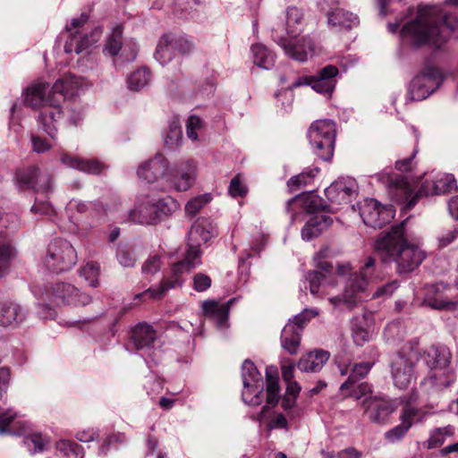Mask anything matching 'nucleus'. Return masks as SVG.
Instances as JSON below:
<instances>
[{
    "mask_svg": "<svg viewBox=\"0 0 458 458\" xmlns=\"http://www.w3.org/2000/svg\"><path fill=\"white\" fill-rule=\"evenodd\" d=\"M458 37V17L443 14L435 5H419L415 18L406 22L400 30L403 41L414 47H428L445 49L450 33Z\"/></svg>",
    "mask_w": 458,
    "mask_h": 458,
    "instance_id": "nucleus-1",
    "label": "nucleus"
},
{
    "mask_svg": "<svg viewBox=\"0 0 458 458\" xmlns=\"http://www.w3.org/2000/svg\"><path fill=\"white\" fill-rule=\"evenodd\" d=\"M374 248L383 262L395 263L398 274L415 270L426 258L419 242H411L404 235L403 222L380 233Z\"/></svg>",
    "mask_w": 458,
    "mask_h": 458,
    "instance_id": "nucleus-2",
    "label": "nucleus"
},
{
    "mask_svg": "<svg viewBox=\"0 0 458 458\" xmlns=\"http://www.w3.org/2000/svg\"><path fill=\"white\" fill-rule=\"evenodd\" d=\"M303 13L301 9L290 6L285 18L278 21L272 28L273 39L284 49L285 55L292 57H312L320 55L321 50L310 38H302L295 43L301 30Z\"/></svg>",
    "mask_w": 458,
    "mask_h": 458,
    "instance_id": "nucleus-3",
    "label": "nucleus"
},
{
    "mask_svg": "<svg viewBox=\"0 0 458 458\" xmlns=\"http://www.w3.org/2000/svg\"><path fill=\"white\" fill-rule=\"evenodd\" d=\"M47 92V87L36 81L27 88L24 102L33 109H40L37 118L38 127L52 140H56L59 123L64 117L62 96Z\"/></svg>",
    "mask_w": 458,
    "mask_h": 458,
    "instance_id": "nucleus-4",
    "label": "nucleus"
},
{
    "mask_svg": "<svg viewBox=\"0 0 458 458\" xmlns=\"http://www.w3.org/2000/svg\"><path fill=\"white\" fill-rule=\"evenodd\" d=\"M201 255L199 245L188 241L182 259L171 266L170 272L164 276L157 285L145 290V294H148L150 299L161 300L168 291L181 288L186 276L201 265Z\"/></svg>",
    "mask_w": 458,
    "mask_h": 458,
    "instance_id": "nucleus-5",
    "label": "nucleus"
},
{
    "mask_svg": "<svg viewBox=\"0 0 458 458\" xmlns=\"http://www.w3.org/2000/svg\"><path fill=\"white\" fill-rule=\"evenodd\" d=\"M453 75V71L428 59L409 83L407 98L411 101L426 99L441 87L445 80Z\"/></svg>",
    "mask_w": 458,
    "mask_h": 458,
    "instance_id": "nucleus-6",
    "label": "nucleus"
},
{
    "mask_svg": "<svg viewBox=\"0 0 458 458\" xmlns=\"http://www.w3.org/2000/svg\"><path fill=\"white\" fill-rule=\"evenodd\" d=\"M0 435H23V445L30 454L43 453L50 445L48 437L38 432L28 433V425L21 420L19 414L12 409H4L2 406H0Z\"/></svg>",
    "mask_w": 458,
    "mask_h": 458,
    "instance_id": "nucleus-7",
    "label": "nucleus"
},
{
    "mask_svg": "<svg viewBox=\"0 0 458 458\" xmlns=\"http://www.w3.org/2000/svg\"><path fill=\"white\" fill-rule=\"evenodd\" d=\"M32 293L42 301H51L57 305L84 307L92 301V297L67 282H56L44 286L35 285Z\"/></svg>",
    "mask_w": 458,
    "mask_h": 458,
    "instance_id": "nucleus-8",
    "label": "nucleus"
},
{
    "mask_svg": "<svg viewBox=\"0 0 458 458\" xmlns=\"http://www.w3.org/2000/svg\"><path fill=\"white\" fill-rule=\"evenodd\" d=\"M77 260V251L72 243L57 238L48 243L43 264L50 272L60 274L71 270Z\"/></svg>",
    "mask_w": 458,
    "mask_h": 458,
    "instance_id": "nucleus-9",
    "label": "nucleus"
},
{
    "mask_svg": "<svg viewBox=\"0 0 458 458\" xmlns=\"http://www.w3.org/2000/svg\"><path fill=\"white\" fill-rule=\"evenodd\" d=\"M335 135L336 127L332 120H318L310 125L308 138L317 157L324 161H329L332 158Z\"/></svg>",
    "mask_w": 458,
    "mask_h": 458,
    "instance_id": "nucleus-10",
    "label": "nucleus"
},
{
    "mask_svg": "<svg viewBox=\"0 0 458 458\" xmlns=\"http://www.w3.org/2000/svg\"><path fill=\"white\" fill-rule=\"evenodd\" d=\"M420 352L417 348H403L392 360L391 374L394 384L406 389L414 379V366L420 362Z\"/></svg>",
    "mask_w": 458,
    "mask_h": 458,
    "instance_id": "nucleus-11",
    "label": "nucleus"
},
{
    "mask_svg": "<svg viewBox=\"0 0 458 458\" xmlns=\"http://www.w3.org/2000/svg\"><path fill=\"white\" fill-rule=\"evenodd\" d=\"M243 390L242 401L252 406L261 404L263 401L264 382L255 364L246 360L242 366Z\"/></svg>",
    "mask_w": 458,
    "mask_h": 458,
    "instance_id": "nucleus-12",
    "label": "nucleus"
},
{
    "mask_svg": "<svg viewBox=\"0 0 458 458\" xmlns=\"http://www.w3.org/2000/svg\"><path fill=\"white\" fill-rule=\"evenodd\" d=\"M360 216L363 223L373 228H381L394 216L392 205L382 206L374 199H366L360 203Z\"/></svg>",
    "mask_w": 458,
    "mask_h": 458,
    "instance_id": "nucleus-13",
    "label": "nucleus"
},
{
    "mask_svg": "<svg viewBox=\"0 0 458 458\" xmlns=\"http://www.w3.org/2000/svg\"><path fill=\"white\" fill-rule=\"evenodd\" d=\"M375 266V259L369 257L360 272L353 273L348 278L344 291L346 308L352 310L360 301V293H364L369 285V270Z\"/></svg>",
    "mask_w": 458,
    "mask_h": 458,
    "instance_id": "nucleus-14",
    "label": "nucleus"
},
{
    "mask_svg": "<svg viewBox=\"0 0 458 458\" xmlns=\"http://www.w3.org/2000/svg\"><path fill=\"white\" fill-rule=\"evenodd\" d=\"M338 73L336 66L327 65L319 70L316 75L299 78L291 88L306 85L310 86L318 93L331 96L335 88Z\"/></svg>",
    "mask_w": 458,
    "mask_h": 458,
    "instance_id": "nucleus-15",
    "label": "nucleus"
},
{
    "mask_svg": "<svg viewBox=\"0 0 458 458\" xmlns=\"http://www.w3.org/2000/svg\"><path fill=\"white\" fill-rule=\"evenodd\" d=\"M197 174V163L187 159L174 165L167 173L166 181L176 191H187L194 185Z\"/></svg>",
    "mask_w": 458,
    "mask_h": 458,
    "instance_id": "nucleus-16",
    "label": "nucleus"
},
{
    "mask_svg": "<svg viewBox=\"0 0 458 458\" xmlns=\"http://www.w3.org/2000/svg\"><path fill=\"white\" fill-rule=\"evenodd\" d=\"M388 193L392 199L397 203H406L405 208L411 209L418 199L424 196L420 194V190L413 194L414 186L406 176H386Z\"/></svg>",
    "mask_w": 458,
    "mask_h": 458,
    "instance_id": "nucleus-17",
    "label": "nucleus"
},
{
    "mask_svg": "<svg viewBox=\"0 0 458 458\" xmlns=\"http://www.w3.org/2000/svg\"><path fill=\"white\" fill-rule=\"evenodd\" d=\"M15 179L18 188L22 191L33 190L36 192L47 193L52 189L51 177L41 173L36 166L17 171Z\"/></svg>",
    "mask_w": 458,
    "mask_h": 458,
    "instance_id": "nucleus-18",
    "label": "nucleus"
},
{
    "mask_svg": "<svg viewBox=\"0 0 458 458\" xmlns=\"http://www.w3.org/2000/svg\"><path fill=\"white\" fill-rule=\"evenodd\" d=\"M41 82L47 87V94L61 95L62 103L66 98H73L83 94L89 87V83L85 79L71 74L58 79L52 86L48 82Z\"/></svg>",
    "mask_w": 458,
    "mask_h": 458,
    "instance_id": "nucleus-19",
    "label": "nucleus"
},
{
    "mask_svg": "<svg viewBox=\"0 0 458 458\" xmlns=\"http://www.w3.org/2000/svg\"><path fill=\"white\" fill-rule=\"evenodd\" d=\"M103 35V27L96 26L89 33L78 38L76 34H71L69 39L65 42L64 52L71 54H87L90 55L94 47L98 46Z\"/></svg>",
    "mask_w": 458,
    "mask_h": 458,
    "instance_id": "nucleus-20",
    "label": "nucleus"
},
{
    "mask_svg": "<svg viewBox=\"0 0 458 458\" xmlns=\"http://www.w3.org/2000/svg\"><path fill=\"white\" fill-rule=\"evenodd\" d=\"M357 191L355 179L340 177L325 190V194L332 203L342 205L350 203L356 197Z\"/></svg>",
    "mask_w": 458,
    "mask_h": 458,
    "instance_id": "nucleus-21",
    "label": "nucleus"
},
{
    "mask_svg": "<svg viewBox=\"0 0 458 458\" xmlns=\"http://www.w3.org/2000/svg\"><path fill=\"white\" fill-rule=\"evenodd\" d=\"M60 163L67 167L89 174H100L108 168V165L98 159L84 158L73 156L64 150L60 151Z\"/></svg>",
    "mask_w": 458,
    "mask_h": 458,
    "instance_id": "nucleus-22",
    "label": "nucleus"
},
{
    "mask_svg": "<svg viewBox=\"0 0 458 458\" xmlns=\"http://www.w3.org/2000/svg\"><path fill=\"white\" fill-rule=\"evenodd\" d=\"M192 47V43L184 36L165 33L160 38L157 51L161 55H183L190 54Z\"/></svg>",
    "mask_w": 458,
    "mask_h": 458,
    "instance_id": "nucleus-23",
    "label": "nucleus"
},
{
    "mask_svg": "<svg viewBox=\"0 0 458 458\" xmlns=\"http://www.w3.org/2000/svg\"><path fill=\"white\" fill-rule=\"evenodd\" d=\"M451 352L444 345L431 346L423 354L420 353V361L426 365L428 372L439 371L444 375L443 369H448Z\"/></svg>",
    "mask_w": 458,
    "mask_h": 458,
    "instance_id": "nucleus-24",
    "label": "nucleus"
},
{
    "mask_svg": "<svg viewBox=\"0 0 458 458\" xmlns=\"http://www.w3.org/2000/svg\"><path fill=\"white\" fill-rule=\"evenodd\" d=\"M369 420L376 423H386L394 411V406L380 397L369 396L363 401Z\"/></svg>",
    "mask_w": 458,
    "mask_h": 458,
    "instance_id": "nucleus-25",
    "label": "nucleus"
},
{
    "mask_svg": "<svg viewBox=\"0 0 458 458\" xmlns=\"http://www.w3.org/2000/svg\"><path fill=\"white\" fill-rule=\"evenodd\" d=\"M177 208V203L171 198L161 199L145 206V224L156 225L170 216Z\"/></svg>",
    "mask_w": 458,
    "mask_h": 458,
    "instance_id": "nucleus-26",
    "label": "nucleus"
},
{
    "mask_svg": "<svg viewBox=\"0 0 458 458\" xmlns=\"http://www.w3.org/2000/svg\"><path fill=\"white\" fill-rule=\"evenodd\" d=\"M27 316V311L19 303L13 301L0 302V327H15L21 324Z\"/></svg>",
    "mask_w": 458,
    "mask_h": 458,
    "instance_id": "nucleus-27",
    "label": "nucleus"
},
{
    "mask_svg": "<svg viewBox=\"0 0 458 458\" xmlns=\"http://www.w3.org/2000/svg\"><path fill=\"white\" fill-rule=\"evenodd\" d=\"M330 216L324 214L312 216L301 230V237L304 241H310L319 236L332 224Z\"/></svg>",
    "mask_w": 458,
    "mask_h": 458,
    "instance_id": "nucleus-28",
    "label": "nucleus"
},
{
    "mask_svg": "<svg viewBox=\"0 0 458 458\" xmlns=\"http://www.w3.org/2000/svg\"><path fill=\"white\" fill-rule=\"evenodd\" d=\"M330 353L324 350L310 352L302 356L297 366L302 372H318L329 360Z\"/></svg>",
    "mask_w": 458,
    "mask_h": 458,
    "instance_id": "nucleus-29",
    "label": "nucleus"
},
{
    "mask_svg": "<svg viewBox=\"0 0 458 458\" xmlns=\"http://www.w3.org/2000/svg\"><path fill=\"white\" fill-rule=\"evenodd\" d=\"M216 233L215 227L208 219H199L195 222L188 233V241L201 246L208 242Z\"/></svg>",
    "mask_w": 458,
    "mask_h": 458,
    "instance_id": "nucleus-30",
    "label": "nucleus"
},
{
    "mask_svg": "<svg viewBox=\"0 0 458 458\" xmlns=\"http://www.w3.org/2000/svg\"><path fill=\"white\" fill-rule=\"evenodd\" d=\"M232 301L233 300H230L227 302L220 304L214 301H206L202 304V310L206 316L210 317L216 321L217 327L221 328L225 327Z\"/></svg>",
    "mask_w": 458,
    "mask_h": 458,
    "instance_id": "nucleus-31",
    "label": "nucleus"
},
{
    "mask_svg": "<svg viewBox=\"0 0 458 458\" xmlns=\"http://www.w3.org/2000/svg\"><path fill=\"white\" fill-rule=\"evenodd\" d=\"M456 188L454 177L452 174H445L430 184L427 182L423 183L420 188V194H424V196L437 195L450 192Z\"/></svg>",
    "mask_w": 458,
    "mask_h": 458,
    "instance_id": "nucleus-32",
    "label": "nucleus"
},
{
    "mask_svg": "<svg viewBox=\"0 0 458 458\" xmlns=\"http://www.w3.org/2000/svg\"><path fill=\"white\" fill-rule=\"evenodd\" d=\"M443 372L445 375H441V372L437 370L428 372V377L421 382V386L427 391H439L450 386L454 381V374L448 369H443Z\"/></svg>",
    "mask_w": 458,
    "mask_h": 458,
    "instance_id": "nucleus-33",
    "label": "nucleus"
},
{
    "mask_svg": "<svg viewBox=\"0 0 458 458\" xmlns=\"http://www.w3.org/2000/svg\"><path fill=\"white\" fill-rule=\"evenodd\" d=\"M267 382V405H265L260 412L261 416L265 415L267 406H275L279 401V377L277 369L274 367H268L266 369Z\"/></svg>",
    "mask_w": 458,
    "mask_h": 458,
    "instance_id": "nucleus-34",
    "label": "nucleus"
},
{
    "mask_svg": "<svg viewBox=\"0 0 458 458\" xmlns=\"http://www.w3.org/2000/svg\"><path fill=\"white\" fill-rule=\"evenodd\" d=\"M415 414L416 411L414 408L411 406H405L400 417L402 423L388 430L385 434L386 438L390 442L400 440L411 427Z\"/></svg>",
    "mask_w": 458,
    "mask_h": 458,
    "instance_id": "nucleus-35",
    "label": "nucleus"
},
{
    "mask_svg": "<svg viewBox=\"0 0 458 458\" xmlns=\"http://www.w3.org/2000/svg\"><path fill=\"white\" fill-rule=\"evenodd\" d=\"M168 172V161L161 154H157L153 159L145 163V181L148 182H154L158 178L166 176Z\"/></svg>",
    "mask_w": 458,
    "mask_h": 458,
    "instance_id": "nucleus-36",
    "label": "nucleus"
},
{
    "mask_svg": "<svg viewBox=\"0 0 458 458\" xmlns=\"http://www.w3.org/2000/svg\"><path fill=\"white\" fill-rule=\"evenodd\" d=\"M145 355L150 357L151 360L157 362L161 354L163 342L161 335L153 329L152 326L145 323Z\"/></svg>",
    "mask_w": 458,
    "mask_h": 458,
    "instance_id": "nucleus-37",
    "label": "nucleus"
},
{
    "mask_svg": "<svg viewBox=\"0 0 458 458\" xmlns=\"http://www.w3.org/2000/svg\"><path fill=\"white\" fill-rule=\"evenodd\" d=\"M301 332L294 324H286L281 333V345L290 354H296L301 342Z\"/></svg>",
    "mask_w": 458,
    "mask_h": 458,
    "instance_id": "nucleus-38",
    "label": "nucleus"
},
{
    "mask_svg": "<svg viewBox=\"0 0 458 458\" xmlns=\"http://www.w3.org/2000/svg\"><path fill=\"white\" fill-rule=\"evenodd\" d=\"M327 19L330 25L341 26L347 29L357 26L360 22L359 17L356 14L340 8H335V10L328 12Z\"/></svg>",
    "mask_w": 458,
    "mask_h": 458,
    "instance_id": "nucleus-39",
    "label": "nucleus"
},
{
    "mask_svg": "<svg viewBox=\"0 0 458 458\" xmlns=\"http://www.w3.org/2000/svg\"><path fill=\"white\" fill-rule=\"evenodd\" d=\"M372 366L373 363L369 361L352 365L347 379L340 386V390L345 391L352 388L357 382L366 377L372 369Z\"/></svg>",
    "mask_w": 458,
    "mask_h": 458,
    "instance_id": "nucleus-40",
    "label": "nucleus"
},
{
    "mask_svg": "<svg viewBox=\"0 0 458 458\" xmlns=\"http://www.w3.org/2000/svg\"><path fill=\"white\" fill-rule=\"evenodd\" d=\"M56 454L60 458H84L83 447L77 442L61 439L55 444Z\"/></svg>",
    "mask_w": 458,
    "mask_h": 458,
    "instance_id": "nucleus-41",
    "label": "nucleus"
},
{
    "mask_svg": "<svg viewBox=\"0 0 458 458\" xmlns=\"http://www.w3.org/2000/svg\"><path fill=\"white\" fill-rule=\"evenodd\" d=\"M454 434V428L447 425L442 428H437L430 432L429 437L425 443V446L428 449H433L442 445L445 438L452 437Z\"/></svg>",
    "mask_w": 458,
    "mask_h": 458,
    "instance_id": "nucleus-42",
    "label": "nucleus"
},
{
    "mask_svg": "<svg viewBox=\"0 0 458 458\" xmlns=\"http://www.w3.org/2000/svg\"><path fill=\"white\" fill-rule=\"evenodd\" d=\"M123 47V29L120 25L115 26L112 33L107 37L104 47V54L115 56Z\"/></svg>",
    "mask_w": 458,
    "mask_h": 458,
    "instance_id": "nucleus-43",
    "label": "nucleus"
},
{
    "mask_svg": "<svg viewBox=\"0 0 458 458\" xmlns=\"http://www.w3.org/2000/svg\"><path fill=\"white\" fill-rule=\"evenodd\" d=\"M182 137V131L177 118L169 122L168 129L164 133L165 145L169 148H177L180 145Z\"/></svg>",
    "mask_w": 458,
    "mask_h": 458,
    "instance_id": "nucleus-44",
    "label": "nucleus"
},
{
    "mask_svg": "<svg viewBox=\"0 0 458 458\" xmlns=\"http://www.w3.org/2000/svg\"><path fill=\"white\" fill-rule=\"evenodd\" d=\"M143 348V322H139L130 332V336L125 344V349L129 352L137 353Z\"/></svg>",
    "mask_w": 458,
    "mask_h": 458,
    "instance_id": "nucleus-45",
    "label": "nucleus"
},
{
    "mask_svg": "<svg viewBox=\"0 0 458 458\" xmlns=\"http://www.w3.org/2000/svg\"><path fill=\"white\" fill-rule=\"evenodd\" d=\"M79 273L80 276L83 277L91 287L98 286L99 276V266L98 263L93 261L88 262L80 269Z\"/></svg>",
    "mask_w": 458,
    "mask_h": 458,
    "instance_id": "nucleus-46",
    "label": "nucleus"
},
{
    "mask_svg": "<svg viewBox=\"0 0 458 458\" xmlns=\"http://www.w3.org/2000/svg\"><path fill=\"white\" fill-rule=\"evenodd\" d=\"M318 171L319 170L318 168L304 171L298 175L291 177L287 182V185L292 191L297 190L302 186H306L318 174Z\"/></svg>",
    "mask_w": 458,
    "mask_h": 458,
    "instance_id": "nucleus-47",
    "label": "nucleus"
},
{
    "mask_svg": "<svg viewBox=\"0 0 458 458\" xmlns=\"http://www.w3.org/2000/svg\"><path fill=\"white\" fill-rule=\"evenodd\" d=\"M210 200V194H203L191 199L185 205L186 214L190 216L196 215Z\"/></svg>",
    "mask_w": 458,
    "mask_h": 458,
    "instance_id": "nucleus-48",
    "label": "nucleus"
},
{
    "mask_svg": "<svg viewBox=\"0 0 458 458\" xmlns=\"http://www.w3.org/2000/svg\"><path fill=\"white\" fill-rule=\"evenodd\" d=\"M64 116L70 125L77 126L83 119L82 108L78 104L67 106L64 109Z\"/></svg>",
    "mask_w": 458,
    "mask_h": 458,
    "instance_id": "nucleus-49",
    "label": "nucleus"
},
{
    "mask_svg": "<svg viewBox=\"0 0 458 458\" xmlns=\"http://www.w3.org/2000/svg\"><path fill=\"white\" fill-rule=\"evenodd\" d=\"M248 192V188L243 182L241 175L234 176L229 184L228 193L233 198L244 197Z\"/></svg>",
    "mask_w": 458,
    "mask_h": 458,
    "instance_id": "nucleus-50",
    "label": "nucleus"
},
{
    "mask_svg": "<svg viewBox=\"0 0 458 458\" xmlns=\"http://www.w3.org/2000/svg\"><path fill=\"white\" fill-rule=\"evenodd\" d=\"M30 211L35 215L51 216L55 213L52 204L47 199L36 198Z\"/></svg>",
    "mask_w": 458,
    "mask_h": 458,
    "instance_id": "nucleus-51",
    "label": "nucleus"
},
{
    "mask_svg": "<svg viewBox=\"0 0 458 458\" xmlns=\"http://www.w3.org/2000/svg\"><path fill=\"white\" fill-rule=\"evenodd\" d=\"M318 314V312L317 310H304L302 312L294 316L293 319H289L287 324H294L296 327H298V331L302 332L304 326L310 320L312 317H315Z\"/></svg>",
    "mask_w": 458,
    "mask_h": 458,
    "instance_id": "nucleus-52",
    "label": "nucleus"
},
{
    "mask_svg": "<svg viewBox=\"0 0 458 458\" xmlns=\"http://www.w3.org/2000/svg\"><path fill=\"white\" fill-rule=\"evenodd\" d=\"M325 277V274L318 271H309L306 273L305 278L310 284V292L312 295H317L318 293L321 281Z\"/></svg>",
    "mask_w": 458,
    "mask_h": 458,
    "instance_id": "nucleus-53",
    "label": "nucleus"
},
{
    "mask_svg": "<svg viewBox=\"0 0 458 458\" xmlns=\"http://www.w3.org/2000/svg\"><path fill=\"white\" fill-rule=\"evenodd\" d=\"M202 127V121L197 115H191L186 124V133L189 139L198 140V130Z\"/></svg>",
    "mask_w": 458,
    "mask_h": 458,
    "instance_id": "nucleus-54",
    "label": "nucleus"
},
{
    "mask_svg": "<svg viewBox=\"0 0 458 458\" xmlns=\"http://www.w3.org/2000/svg\"><path fill=\"white\" fill-rule=\"evenodd\" d=\"M143 73L140 69L131 72L127 78V89L138 92L142 87Z\"/></svg>",
    "mask_w": 458,
    "mask_h": 458,
    "instance_id": "nucleus-55",
    "label": "nucleus"
},
{
    "mask_svg": "<svg viewBox=\"0 0 458 458\" xmlns=\"http://www.w3.org/2000/svg\"><path fill=\"white\" fill-rule=\"evenodd\" d=\"M117 259L123 267H128L134 265L135 256L132 250L120 247L117 250Z\"/></svg>",
    "mask_w": 458,
    "mask_h": 458,
    "instance_id": "nucleus-56",
    "label": "nucleus"
},
{
    "mask_svg": "<svg viewBox=\"0 0 458 458\" xmlns=\"http://www.w3.org/2000/svg\"><path fill=\"white\" fill-rule=\"evenodd\" d=\"M211 278L204 273L193 276V289L199 293L207 291L211 286Z\"/></svg>",
    "mask_w": 458,
    "mask_h": 458,
    "instance_id": "nucleus-57",
    "label": "nucleus"
},
{
    "mask_svg": "<svg viewBox=\"0 0 458 458\" xmlns=\"http://www.w3.org/2000/svg\"><path fill=\"white\" fill-rule=\"evenodd\" d=\"M30 141L32 145V150L38 154L47 152L52 148V145L46 139L37 135H31Z\"/></svg>",
    "mask_w": 458,
    "mask_h": 458,
    "instance_id": "nucleus-58",
    "label": "nucleus"
},
{
    "mask_svg": "<svg viewBox=\"0 0 458 458\" xmlns=\"http://www.w3.org/2000/svg\"><path fill=\"white\" fill-rule=\"evenodd\" d=\"M398 287L399 282L397 280H393L378 287L377 291L374 293L373 297H390Z\"/></svg>",
    "mask_w": 458,
    "mask_h": 458,
    "instance_id": "nucleus-59",
    "label": "nucleus"
},
{
    "mask_svg": "<svg viewBox=\"0 0 458 458\" xmlns=\"http://www.w3.org/2000/svg\"><path fill=\"white\" fill-rule=\"evenodd\" d=\"M335 363L341 376H349L352 368V360L349 356L344 354L337 355L335 358Z\"/></svg>",
    "mask_w": 458,
    "mask_h": 458,
    "instance_id": "nucleus-60",
    "label": "nucleus"
},
{
    "mask_svg": "<svg viewBox=\"0 0 458 458\" xmlns=\"http://www.w3.org/2000/svg\"><path fill=\"white\" fill-rule=\"evenodd\" d=\"M352 338L356 345L361 346L369 341V333L365 328L354 326L352 327Z\"/></svg>",
    "mask_w": 458,
    "mask_h": 458,
    "instance_id": "nucleus-61",
    "label": "nucleus"
},
{
    "mask_svg": "<svg viewBox=\"0 0 458 458\" xmlns=\"http://www.w3.org/2000/svg\"><path fill=\"white\" fill-rule=\"evenodd\" d=\"M161 265V257L157 254H154L145 262V273L154 274L160 269Z\"/></svg>",
    "mask_w": 458,
    "mask_h": 458,
    "instance_id": "nucleus-62",
    "label": "nucleus"
},
{
    "mask_svg": "<svg viewBox=\"0 0 458 458\" xmlns=\"http://www.w3.org/2000/svg\"><path fill=\"white\" fill-rule=\"evenodd\" d=\"M98 437V430L95 428H88L80 430L76 433V438L80 442L88 443L95 440Z\"/></svg>",
    "mask_w": 458,
    "mask_h": 458,
    "instance_id": "nucleus-63",
    "label": "nucleus"
},
{
    "mask_svg": "<svg viewBox=\"0 0 458 458\" xmlns=\"http://www.w3.org/2000/svg\"><path fill=\"white\" fill-rule=\"evenodd\" d=\"M458 237V225L439 237V244L441 247H446L451 244Z\"/></svg>",
    "mask_w": 458,
    "mask_h": 458,
    "instance_id": "nucleus-64",
    "label": "nucleus"
}]
</instances>
